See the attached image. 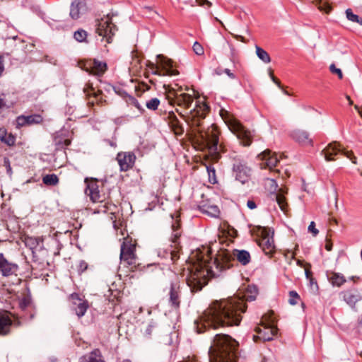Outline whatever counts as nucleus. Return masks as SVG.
Returning <instances> with one entry per match:
<instances>
[{
    "instance_id": "12",
    "label": "nucleus",
    "mask_w": 362,
    "mask_h": 362,
    "mask_svg": "<svg viewBox=\"0 0 362 362\" xmlns=\"http://www.w3.org/2000/svg\"><path fill=\"white\" fill-rule=\"evenodd\" d=\"M263 328L257 327L255 331L258 333V337L263 341H271L273 337L277 334V328L274 325V320L270 319L269 322H262Z\"/></svg>"
},
{
    "instance_id": "59",
    "label": "nucleus",
    "mask_w": 362,
    "mask_h": 362,
    "mask_svg": "<svg viewBox=\"0 0 362 362\" xmlns=\"http://www.w3.org/2000/svg\"><path fill=\"white\" fill-rule=\"evenodd\" d=\"M223 72V71H222L221 69H216L215 71H214V73L216 74V75H221L222 73Z\"/></svg>"
},
{
    "instance_id": "27",
    "label": "nucleus",
    "mask_w": 362,
    "mask_h": 362,
    "mask_svg": "<svg viewBox=\"0 0 362 362\" xmlns=\"http://www.w3.org/2000/svg\"><path fill=\"white\" fill-rule=\"evenodd\" d=\"M91 69V73L98 76H101L106 71L107 64L105 62H102L97 59H94L92 63Z\"/></svg>"
},
{
    "instance_id": "30",
    "label": "nucleus",
    "mask_w": 362,
    "mask_h": 362,
    "mask_svg": "<svg viewBox=\"0 0 362 362\" xmlns=\"http://www.w3.org/2000/svg\"><path fill=\"white\" fill-rule=\"evenodd\" d=\"M54 141L59 149L64 148L71 144V141L69 139H66L59 134L55 136Z\"/></svg>"
},
{
    "instance_id": "22",
    "label": "nucleus",
    "mask_w": 362,
    "mask_h": 362,
    "mask_svg": "<svg viewBox=\"0 0 362 362\" xmlns=\"http://www.w3.org/2000/svg\"><path fill=\"white\" fill-rule=\"evenodd\" d=\"M341 295L344 300L351 308H354L356 303L362 298L360 292L355 288L342 291Z\"/></svg>"
},
{
    "instance_id": "23",
    "label": "nucleus",
    "mask_w": 362,
    "mask_h": 362,
    "mask_svg": "<svg viewBox=\"0 0 362 362\" xmlns=\"http://www.w3.org/2000/svg\"><path fill=\"white\" fill-rule=\"evenodd\" d=\"M79 362H105V361L102 358L100 351L95 349L90 354L81 356Z\"/></svg>"
},
{
    "instance_id": "15",
    "label": "nucleus",
    "mask_w": 362,
    "mask_h": 362,
    "mask_svg": "<svg viewBox=\"0 0 362 362\" xmlns=\"http://www.w3.org/2000/svg\"><path fill=\"white\" fill-rule=\"evenodd\" d=\"M262 238L259 240V245L262 247L266 255L272 257L275 252V245L272 236H269V231L267 228H262Z\"/></svg>"
},
{
    "instance_id": "14",
    "label": "nucleus",
    "mask_w": 362,
    "mask_h": 362,
    "mask_svg": "<svg viewBox=\"0 0 362 362\" xmlns=\"http://www.w3.org/2000/svg\"><path fill=\"white\" fill-rule=\"evenodd\" d=\"M69 300L71 303L72 309L75 311L76 315L78 317L83 316L88 308V301L81 298L76 293L71 294Z\"/></svg>"
},
{
    "instance_id": "18",
    "label": "nucleus",
    "mask_w": 362,
    "mask_h": 362,
    "mask_svg": "<svg viewBox=\"0 0 362 362\" xmlns=\"http://www.w3.org/2000/svg\"><path fill=\"white\" fill-rule=\"evenodd\" d=\"M233 132L236 134L238 139L243 145L247 146L252 142V134L250 131L246 129L240 122H235L232 126Z\"/></svg>"
},
{
    "instance_id": "6",
    "label": "nucleus",
    "mask_w": 362,
    "mask_h": 362,
    "mask_svg": "<svg viewBox=\"0 0 362 362\" xmlns=\"http://www.w3.org/2000/svg\"><path fill=\"white\" fill-rule=\"evenodd\" d=\"M165 90L168 92L167 98L170 104L173 105L176 103L177 105L189 108L193 103V98L191 95L187 93L179 94L177 91L169 86L164 85Z\"/></svg>"
},
{
    "instance_id": "45",
    "label": "nucleus",
    "mask_w": 362,
    "mask_h": 362,
    "mask_svg": "<svg viewBox=\"0 0 362 362\" xmlns=\"http://www.w3.org/2000/svg\"><path fill=\"white\" fill-rule=\"evenodd\" d=\"M329 70L332 74H337L339 78L341 79L343 78V74L340 69H338L335 66L334 64H332L329 66Z\"/></svg>"
},
{
    "instance_id": "40",
    "label": "nucleus",
    "mask_w": 362,
    "mask_h": 362,
    "mask_svg": "<svg viewBox=\"0 0 362 362\" xmlns=\"http://www.w3.org/2000/svg\"><path fill=\"white\" fill-rule=\"evenodd\" d=\"M172 129L177 135H181L184 132V128L180 121L170 124Z\"/></svg>"
},
{
    "instance_id": "63",
    "label": "nucleus",
    "mask_w": 362,
    "mask_h": 362,
    "mask_svg": "<svg viewBox=\"0 0 362 362\" xmlns=\"http://www.w3.org/2000/svg\"><path fill=\"white\" fill-rule=\"evenodd\" d=\"M358 277L356 276H350L349 278V280H351V281H355L356 279H358Z\"/></svg>"
},
{
    "instance_id": "53",
    "label": "nucleus",
    "mask_w": 362,
    "mask_h": 362,
    "mask_svg": "<svg viewBox=\"0 0 362 362\" xmlns=\"http://www.w3.org/2000/svg\"><path fill=\"white\" fill-rule=\"evenodd\" d=\"M223 72L228 76L232 79H234L235 78V76L233 73L231 72V71L228 69H225L223 70Z\"/></svg>"
},
{
    "instance_id": "43",
    "label": "nucleus",
    "mask_w": 362,
    "mask_h": 362,
    "mask_svg": "<svg viewBox=\"0 0 362 362\" xmlns=\"http://www.w3.org/2000/svg\"><path fill=\"white\" fill-rule=\"evenodd\" d=\"M16 124L17 128H21L24 126H27L26 117L25 115H20L16 119Z\"/></svg>"
},
{
    "instance_id": "10",
    "label": "nucleus",
    "mask_w": 362,
    "mask_h": 362,
    "mask_svg": "<svg viewBox=\"0 0 362 362\" xmlns=\"http://www.w3.org/2000/svg\"><path fill=\"white\" fill-rule=\"evenodd\" d=\"M202 142L209 148L211 153H216L218 151V136L216 129L214 127L206 131L199 130Z\"/></svg>"
},
{
    "instance_id": "25",
    "label": "nucleus",
    "mask_w": 362,
    "mask_h": 362,
    "mask_svg": "<svg viewBox=\"0 0 362 362\" xmlns=\"http://www.w3.org/2000/svg\"><path fill=\"white\" fill-rule=\"evenodd\" d=\"M84 5L82 0H74L70 6V17L74 20H77L80 18L81 9Z\"/></svg>"
},
{
    "instance_id": "42",
    "label": "nucleus",
    "mask_w": 362,
    "mask_h": 362,
    "mask_svg": "<svg viewBox=\"0 0 362 362\" xmlns=\"http://www.w3.org/2000/svg\"><path fill=\"white\" fill-rule=\"evenodd\" d=\"M289 297L288 303L292 305H296L297 300L300 298V296L295 291H289Z\"/></svg>"
},
{
    "instance_id": "24",
    "label": "nucleus",
    "mask_w": 362,
    "mask_h": 362,
    "mask_svg": "<svg viewBox=\"0 0 362 362\" xmlns=\"http://www.w3.org/2000/svg\"><path fill=\"white\" fill-rule=\"evenodd\" d=\"M327 278L332 285L337 287L341 286L346 281L345 276L342 274L334 272L328 274Z\"/></svg>"
},
{
    "instance_id": "49",
    "label": "nucleus",
    "mask_w": 362,
    "mask_h": 362,
    "mask_svg": "<svg viewBox=\"0 0 362 362\" xmlns=\"http://www.w3.org/2000/svg\"><path fill=\"white\" fill-rule=\"evenodd\" d=\"M308 229L309 232L313 233V236H316L319 233V230L315 228L314 221L310 222Z\"/></svg>"
},
{
    "instance_id": "57",
    "label": "nucleus",
    "mask_w": 362,
    "mask_h": 362,
    "mask_svg": "<svg viewBox=\"0 0 362 362\" xmlns=\"http://www.w3.org/2000/svg\"><path fill=\"white\" fill-rule=\"evenodd\" d=\"M233 37L238 40H240L242 42H245V38L242 36V35H233Z\"/></svg>"
},
{
    "instance_id": "55",
    "label": "nucleus",
    "mask_w": 362,
    "mask_h": 362,
    "mask_svg": "<svg viewBox=\"0 0 362 362\" xmlns=\"http://www.w3.org/2000/svg\"><path fill=\"white\" fill-rule=\"evenodd\" d=\"M196 2L199 4V5H203L204 4H207L208 6H211V3L208 0H196Z\"/></svg>"
},
{
    "instance_id": "16",
    "label": "nucleus",
    "mask_w": 362,
    "mask_h": 362,
    "mask_svg": "<svg viewBox=\"0 0 362 362\" xmlns=\"http://www.w3.org/2000/svg\"><path fill=\"white\" fill-rule=\"evenodd\" d=\"M19 267L17 264L8 262L3 253H0V273L4 277L17 276Z\"/></svg>"
},
{
    "instance_id": "52",
    "label": "nucleus",
    "mask_w": 362,
    "mask_h": 362,
    "mask_svg": "<svg viewBox=\"0 0 362 362\" xmlns=\"http://www.w3.org/2000/svg\"><path fill=\"white\" fill-rule=\"evenodd\" d=\"M247 206L250 209H255L257 207L255 202L252 200H248Z\"/></svg>"
},
{
    "instance_id": "13",
    "label": "nucleus",
    "mask_w": 362,
    "mask_h": 362,
    "mask_svg": "<svg viewBox=\"0 0 362 362\" xmlns=\"http://www.w3.org/2000/svg\"><path fill=\"white\" fill-rule=\"evenodd\" d=\"M120 260L128 265L136 264L135 245L124 242L121 245Z\"/></svg>"
},
{
    "instance_id": "28",
    "label": "nucleus",
    "mask_w": 362,
    "mask_h": 362,
    "mask_svg": "<svg viewBox=\"0 0 362 362\" xmlns=\"http://www.w3.org/2000/svg\"><path fill=\"white\" fill-rule=\"evenodd\" d=\"M199 209L204 214L211 217H218L220 214L219 209L216 205H202L199 206Z\"/></svg>"
},
{
    "instance_id": "58",
    "label": "nucleus",
    "mask_w": 362,
    "mask_h": 362,
    "mask_svg": "<svg viewBox=\"0 0 362 362\" xmlns=\"http://www.w3.org/2000/svg\"><path fill=\"white\" fill-rule=\"evenodd\" d=\"M6 106V104H5V102L4 101V100L0 98V110L2 109L3 107H4Z\"/></svg>"
},
{
    "instance_id": "47",
    "label": "nucleus",
    "mask_w": 362,
    "mask_h": 362,
    "mask_svg": "<svg viewBox=\"0 0 362 362\" xmlns=\"http://www.w3.org/2000/svg\"><path fill=\"white\" fill-rule=\"evenodd\" d=\"M4 165L5 166L6 169L7 174L11 176L12 175V169L11 167L10 160L8 158H4Z\"/></svg>"
},
{
    "instance_id": "37",
    "label": "nucleus",
    "mask_w": 362,
    "mask_h": 362,
    "mask_svg": "<svg viewBox=\"0 0 362 362\" xmlns=\"http://www.w3.org/2000/svg\"><path fill=\"white\" fill-rule=\"evenodd\" d=\"M160 105V100L157 98L146 101V106L150 110H156Z\"/></svg>"
},
{
    "instance_id": "60",
    "label": "nucleus",
    "mask_w": 362,
    "mask_h": 362,
    "mask_svg": "<svg viewBox=\"0 0 362 362\" xmlns=\"http://www.w3.org/2000/svg\"><path fill=\"white\" fill-rule=\"evenodd\" d=\"M274 83H276L279 88H282L281 86V83H280L279 79L276 78V80Z\"/></svg>"
},
{
    "instance_id": "39",
    "label": "nucleus",
    "mask_w": 362,
    "mask_h": 362,
    "mask_svg": "<svg viewBox=\"0 0 362 362\" xmlns=\"http://www.w3.org/2000/svg\"><path fill=\"white\" fill-rule=\"evenodd\" d=\"M74 37L78 42H84L87 37V33L84 30L80 29L74 33Z\"/></svg>"
},
{
    "instance_id": "62",
    "label": "nucleus",
    "mask_w": 362,
    "mask_h": 362,
    "mask_svg": "<svg viewBox=\"0 0 362 362\" xmlns=\"http://www.w3.org/2000/svg\"><path fill=\"white\" fill-rule=\"evenodd\" d=\"M346 98L348 100L349 105H352L353 104V101L351 100V99L349 95H346Z\"/></svg>"
},
{
    "instance_id": "32",
    "label": "nucleus",
    "mask_w": 362,
    "mask_h": 362,
    "mask_svg": "<svg viewBox=\"0 0 362 362\" xmlns=\"http://www.w3.org/2000/svg\"><path fill=\"white\" fill-rule=\"evenodd\" d=\"M42 182L48 186H55L59 182V178L55 174H48L42 177Z\"/></svg>"
},
{
    "instance_id": "19",
    "label": "nucleus",
    "mask_w": 362,
    "mask_h": 362,
    "mask_svg": "<svg viewBox=\"0 0 362 362\" xmlns=\"http://www.w3.org/2000/svg\"><path fill=\"white\" fill-rule=\"evenodd\" d=\"M136 156L132 152H120L117 155V160L122 171L132 168L135 163Z\"/></svg>"
},
{
    "instance_id": "56",
    "label": "nucleus",
    "mask_w": 362,
    "mask_h": 362,
    "mask_svg": "<svg viewBox=\"0 0 362 362\" xmlns=\"http://www.w3.org/2000/svg\"><path fill=\"white\" fill-rule=\"evenodd\" d=\"M325 249L327 251H331L332 250V243L328 240H327V243L325 244Z\"/></svg>"
},
{
    "instance_id": "31",
    "label": "nucleus",
    "mask_w": 362,
    "mask_h": 362,
    "mask_svg": "<svg viewBox=\"0 0 362 362\" xmlns=\"http://www.w3.org/2000/svg\"><path fill=\"white\" fill-rule=\"evenodd\" d=\"M255 49L256 54L260 60L266 64H268L271 62V58L269 54L264 49L257 45L255 46Z\"/></svg>"
},
{
    "instance_id": "34",
    "label": "nucleus",
    "mask_w": 362,
    "mask_h": 362,
    "mask_svg": "<svg viewBox=\"0 0 362 362\" xmlns=\"http://www.w3.org/2000/svg\"><path fill=\"white\" fill-rule=\"evenodd\" d=\"M125 101L128 105H132L136 107L141 112H143L144 110L139 104V101L133 96L127 95L125 97Z\"/></svg>"
},
{
    "instance_id": "36",
    "label": "nucleus",
    "mask_w": 362,
    "mask_h": 362,
    "mask_svg": "<svg viewBox=\"0 0 362 362\" xmlns=\"http://www.w3.org/2000/svg\"><path fill=\"white\" fill-rule=\"evenodd\" d=\"M25 117L28 125L40 124L42 122V117L40 115H31Z\"/></svg>"
},
{
    "instance_id": "33",
    "label": "nucleus",
    "mask_w": 362,
    "mask_h": 362,
    "mask_svg": "<svg viewBox=\"0 0 362 362\" xmlns=\"http://www.w3.org/2000/svg\"><path fill=\"white\" fill-rule=\"evenodd\" d=\"M40 239L35 237L27 236L25 238L24 243L26 247L30 250H35L39 245Z\"/></svg>"
},
{
    "instance_id": "51",
    "label": "nucleus",
    "mask_w": 362,
    "mask_h": 362,
    "mask_svg": "<svg viewBox=\"0 0 362 362\" xmlns=\"http://www.w3.org/2000/svg\"><path fill=\"white\" fill-rule=\"evenodd\" d=\"M30 302L29 299L23 298L20 303V307L22 309H25L30 305Z\"/></svg>"
},
{
    "instance_id": "7",
    "label": "nucleus",
    "mask_w": 362,
    "mask_h": 362,
    "mask_svg": "<svg viewBox=\"0 0 362 362\" xmlns=\"http://www.w3.org/2000/svg\"><path fill=\"white\" fill-rule=\"evenodd\" d=\"M157 58L159 59L158 63L159 66L161 68V71L158 70V66H156L152 64V74L160 76H174L179 74V71L177 70L173 69V62L170 59H168L162 54L157 55Z\"/></svg>"
},
{
    "instance_id": "2",
    "label": "nucleus",
    "mask_w": 362,
    "mask_h": 362,
    "mask_svg": "<svg viewBox=\"0 0 362 362\" xmlns=\"http://www.w3.org/2000/svg\"><path fill=\"white\" fill-rule=\"evenodd\" d=\"M237 259L242 265L245 266L251 261V256L248 251L245 250H221L213 261V265L209 266L204 261L205 270H197L191 272L187 279V284L192 292H197L206 284V274L211 273L214 276H218V272L230 268V262Z\"/></svg>"
},
{
    "instance_id": "48",
    "label": "nucleus",
    "mask_w": 362,
    "mask_h": 362,
    "mask_svg": "<svg viewBox=\"0 0 362 362\" xmlns=\"http://www.w3.org/2000/svg\"><path fill=\"white\" fill-rule=\"evenodd\" d=\"M206 170L208 172L209 180L211 181V180H215L216 179V171L215 169L211 166H207Z\"/></svg>"
},
{
    "instance_id": "35",
    "label": "nucleus",
    "mask_w": 362,
    "mask_h": 362,
    "mask_svg": "<svg viewBox=\"0 0 362 362\" xmlns=\"http://www.w3.org/2000/svg\"><path fill=\"white\" fill-rule=\"evenodd\" d=\"M346 16L349 21L357 23L360 25H362V18H360L358 15L354 14L351 8L346 10Z\"/></svg>"
},
{
    "instance_id": "11",
    "label": "nucleus",
    "mask_w": 362,
    "mask_h": 362,
    "mask_svg": "<svg viewBox=\"0 0 362 362\" xmlns=\"http://www.w3.org/2000/svg\"><path fill=\"white\" fill-rule=\"evenodd\" d=\"M172 235L170 240L174 244L175 249L170 250H164L163 257L165 259H169L171 262H174L179 258L178 247L180 245V237L181 235V231L180 230V226L178 223H174L172 226Z\"/></svg>"
},
{
    "instance_id": "50",
    "label": "nucleus",
    "mask_w": 362,
    "mask_h": 362,
    "mask_svg": "<svg viewBox=\"0 0 362 362\" xmlns=\"http://www.w3.org/2000/svg\"><path fill=\"white\" fill-rule=\"evenodd\" d=\"M168 119H169V124H171L173 123H176L177 121H179L177 117L176 116V115L173 112H170L168 113Z\"/></svg>"
},
{
    "instance_id": "5",
    "label": "nucleus",
    "mask_w": 362,
    "mask_h": 362,
    "mask_svg": "<svg viewBox=\"0 0 362 362\" xmlns=\"http://www.w3.org/2000/svg\"><path fill=\"white\" fill-rule=\"evenodd\" d=\"M265 185L270 192V199L275 200L281 210L286 213L288 204L284 194L286 193V191L283 188H279L276 180L274 179H267Z\"/></svg>"
},
{
    "instance_id": "38",
    "label": "nucleus",
    "mask_w": 362,
    "mask_h": 362,
    "mask_svg": "<svg viewBox=\"0 0 362 362\" xmlns=\"http://www.w3.org/2000/svg\"><path fill=\"white\" fill-rule=\"evenodd\" d=\"M313 2L315 3L320 11H324L326 13H329L332 9L331 6L327 3L322 2V0H313Z\"/></svg>"
},
{
    "instance_id": "41",
    "label": "nucleus",
    "mask_w": 362,
    "mask_h": 362,
    "mask_svg": "<svg viewBox=\"0 0 362 362\" xmlns=\"http://www.w3.org/2000/svg\"><path fill=\"white\" fill-rule=\"evenodd\" d=\"M156 327L157 323L154 321H151L146 327L144 332V334L147 337H151L153 329H156Z\"/></svg>"
},
{
    "instance_id": "17",
    "label": "nucleus",
    "mask_w": 362,
    "mask_h": 362,
    "mask_svg": "<svg viewBox=\"0 0 362 362\" xmlns=\"http://www.w3.org/2000/svg\"><path fill=\"white\" fill-rule=\"evenodd\" d=\"M168 298V303L173 308H178L181 302V292L178 284L171 283L167 288Z\"/></svg>"
},
{
    "instance_id": "46",
    "label": "nucleus",
    "mask_w": 362,
    "mask_h": 362,
    "mask_svg": "<svg viewBox=\"0 0 362 362\" xmlns=\"http://www.w3.org/2000/svg\"><path fill=\"white\" fill-rule=\"evenodd\" d=\"M193 50L197 55H202L204 54L203 47L197 42H195L193 45Z\"/></svg>"
},
{
    "instance_id": "4",
    "label": "nucleus",
    "mask_w": 362,
    "mask_h": 362,
    "mask_svg": "<svg viewBox=\"0 0 362 362\" xmlns=\"http://www.w3.org/2000/svg\"><path fill=\"white\" fill-rule=\"evenodd\" d=\"M233 161L232 173L235 180L242 184L247 182L251 177L252 169L247 161L239 155L231 156Z\"/></svg>"
},
{
    "instance_id": "21",
    "label": "nucleus",
    "mask_w": 362,
    "mask_h": 362,
    "mask_svg": "<svg viewBox=\"0 0 362 362\" xmlns=\"http://www.w3.org/2000/svg\"><path fill=\"white\" fill-rule=\"evenodd\" d=\"M291 138L302 146H312L313 139L310 137V134L303 129H296L291 132Z\"/></svg>"
},
{
    "instance_id": "9",
    "label": "nucleus",
    "mask_w": 362,
    "mask_h": 362,
    "mask_svg": "<svg viewBox=\"0 0 362 362\" xmlns=\"http://www.w3.org/2000/svg\"><path fill=\"white\" fill-rule=\"evenodd\" d=\"M325 155V158L327 161H331L334 160V156L337 155L339 153L346 156L349 158L354 164H356V158L354 156L353 152L346 151L342 148L341 144L337 141H334L329 144L322 151Z\"/></svg>"
},
{
    "instance_id": "8",
    "label": "nucleus",
    "mask_w": 362,
    "mask_h": 362,
    "mask_svg": "<svg viewBox=\"0 0 362 362\" xmlns=\"http://www.w3.org/2000/svg\"><path fill=\"white\" fill-rule=\"evenodd\" d=\"M115 30H117L116 26L112 23V18L109 14L98 21L96 33L102 37V40L105 39L107 43L112 42V38Z\"/></svg>"
},
{
    "instance_id": "64",
    "label": "nucleus",
    "mask_w": 362,
    "mask_h": 362,
    "mask_svg": "<svg viewBox=\"0 0 362 362\" xmlns=\"http://www.w3.org/2000/svg\"><path fill=\"white\" fill-rule=\"evenodd\" d=\"M193 125H196V126L199 127L200 124L197 119H194L193 121Z\"/></svg>"
},
{
    "instance_id": "61",
    "label": "nucleus",
    "mask_w": 362,
    "mask_h": 362,
    "mask_svg": "<svg viewBox=\"0 0 362 362\" xmlns=\"http://www.w3.org/2000/svg\"><path fill=\"white\" fill-rule=\"evenodd\" d=\"M274 83H276L279 88H282L281 86V83H280L279 79L276 78V80Z\"/></svg>"
},
{
    "instance_id": "54",
    "label": "nucleus",
    "mask_w": 362,
    "mask_h": 362,
    "mask_svg": "<svg viewBox=\"0 0 362 362\" xmlns=\"http://www.w3.org/2000/svg\"><path fill=\"white\" fill-rule=\"evenodd\" d=\"M4 70V58L1 55H0V76H1Z\"/></svg>"
},
{
    "instance_id": "20",
    "label": "nucleus",
    "mask_w": 362,
    "mask_h": 362,
    "mask_svg": "<svg viewBox=\"0 0 362 362\" xmlns=\"http://www.w3.org/2000/svg\"><path fill=\"white\" fill-rule=\"evenodd\" d=\"M259 157L262 160V163L260 164L262 168L272 169L279 161V158L277 157L276 153L272 152L270 150L263 151L259 155Z\"/></svg>"
},
{
    "instance_id": "1",
    "label": "nucleus",
    "mask_w": 362,
    "mask_h": 362,
    "mask_svg": "<svg viewBox=\"0 0 362 362\" xmlns=\"http://www.w3.org/2000/svg\"><path fill=\"white\" fill-rule=\"evenodd\" d=\"M255 286H248L242 298L229 297L226 299L213 301L199 318L194 322L197 333H202L206 327L217 329L225 326L239 325L247 306L244 301H253L257 295Z\"/></svg>"
},
{
    "instance_id": "3",
    "label": "nucleus",
    "mask_w": 362,
    "mask_h": 362,
    "mask_svg": "<svg viewBox=\"0 0 362 362\" xmlns=\"http://www.w3.org/2000/svg\"><path fill=\"white\" fill-rule=\"evenodd\" d=\"M238 346L229 335L216 334L209 350L210 362H236Z\"/></svg>"
},
{
    "instance_id": "44",
    "label": "nucleus",
    "mask_w": 362,
    "mask_h": 362,
    "mask_svg": "<svg viewBox=\"0 0 362 362\" xmlns=\"http://www.w3.org/2000/svg\"><path fill=\"white\" fill-rule=\"evenodd\" d=\"M88 269V263L84 260H81L77 266V270L78 274L84 272Z\"/></svg>"
},
{
    "instance_id": "26",
    "label": "nucleus",
    "mask_w": 362,
    "mask_h": 362,
    "mask_svg": "<svg viewBox=\"0 0 362 362\" xmlns=\"http://www.w3.org/2000/svg\"><path fill=\"white\" fill-rule=\"evenodd\" d=\"M86 194L90 197V199L93 202H100V195L98 188V186L95 183H91L88 185L87 188L85 191Z\"/></svg>"
},
{
    "instance_id": "29",
    "label": "nucleus",
    "mask_w": 362,
    "mask_h": 362,
    "mask_svg": "<svg viewBox=\"0 0 362 362\" xmlns=\"http://www.w3.org/2000/svg\"><path fill=\"white\" fill-rule=\"evenodd\" d=\"M11 325V320L8 317H0V334H6L8 332Z\"/></svg>"
}]
</instances>
